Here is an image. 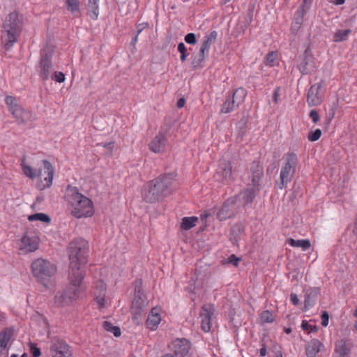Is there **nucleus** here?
<instances>
[{
    "label": "nucleus",
    "mask_w": 357,
    "mask_h": 357,
    "mask_svg": "<svg viewBox=\"0 0 357 357\" xmlns=\"http://www.w3.org/2000/svg\"><path fill=\"white\" fill-rule=\"evenodd\" d=\"M352 347V344L347 340L341 339L335 344L334 354L336 357H345L347 356Z\"/></svg>",
    "instance_id": "obj_22"
},
{
    "label": "nucleus",
    "mask_w": 357,
    "mask_h": 357,
    "mask_svg": "<svg viewBox=\"0 0 357 357\" xmlns=\"http://www.w3.org/2000/svg\"><path fill=\"white\" fill-rule=\"evenodd\" d=\"M106 285L102 280L96 283L94 290V299L99 308L102 309L108 306V301L105 299Z\"/></svg>",
    "instance_id": "obj_17"
},
{
    "label": "nucleus",
    "mask_w": 357,
    "mask_h": 357,
    "mask_svg": "<svg viewBox=\"0 0 357 357\" xmlns=\"http://www.w3.org/2000/svg\"><path fill=\"white\" fill-rule=\"evenodd\" d=\"M250 173L251 183L250 185L259 188V182L264 175L262 165L259 162H253L250 167Z\"/></svg>",
    "instance_id": "obj_21"
},
{
    "label": "nucleus",
    "mask_w": 357,
    "mask_h": 357,
    "mask_svg": "<svg viewBox=\"0 0 357 357\" xmlns=\"http://www.w3.org/2000/svg\"><path fill=\"white\" fill-rule=\"evenodd\" d=\"M162 357H174V356L172 354H166V355L162 356Z\"/></svg>",
    "instance_id": "obj_64"
},
{
    "label": "nucleus",
    "mask_w": 357,
    "mask_h": 357,
    "mask_svg": "<svg viewBox=\"0 0 357 357\" xmlns=\"http://www.w3.org/2000/svg\"><path fill=\"white\" fill-rule=\"evenodd\" d=\"M167 144V140L165 136L162 134H158L149 143V149L155 153H159L163 152Z\"/></svg>",
    "instance_id": "obj_20"
},
{
    "label": "nucleus",
    "mask_w": 357,
    "mask_h": 357,
    "mask_svg": "<svg viewBox=\"0 0 357 357\" xmlns=\"http://www.w3.org/2000/svg\"><path fill=\"white\" fill-rule=\"evenodd\" d=\"M39 238L33 232L25 233L17 242L20 254L26 255L38 250Z\"/></svg>",
    "instance_id": "obj_9"
},
{
    "label": "nucleus",
    "mask_w": 357,
    "mask_h": 357,
    "mask_svg": "<svg viewBox=\"0 0 357 357\" xmlns=\"http://www.w3.org/2000/svg\"><path fill=\"white\" fill-rule=\"evenodd\" d=\"M148 301L145 294L140 290L135 292V297L132 302V312L135 316L140 314L144 309L147 306Z\"/></svg>",
    "instance_id": "obj_18"
},
{
    "label": "nucleus",
    "mask_w": 357,
    "mask_h": 357,
    "mask_svg": "<svg viewBox=\"0 0 357 357\" xmlns=\"http://www.w3.org/2000/svg\"><path fill=\"white\" fill-rule=\"evenodd\" d=\"M259 191V188H255L251 185L241 191L237 196L234 197L237 199L238 206L241 208L252 203Z\"/></svg>",
    "instance_id": "obj_14"
},
{
    "label": "nucleus",
    "mask_w": 357,
    "mask_h": 357,
    "mask_svg": "<svg viewBox=\"0 0 357 357\" xmlns=\"http://www.w3.org/2000/svg\"><path fill=\"white\" fill-rule=\"evenodd\" d=\"M305 15V14L302 13L301 11L296 10L294 16L293 22L302 25L303 23V17Z\"/></svg>",
    "instance_id": "obj_45"
},
{
    "label": "nucleus",
    "mask_w": 357,
    "mask_h": 357,
    "mask_svg": "<svg viewBox=\"0 0 357 357\" xmlns=\"http://www.w3.org/2000/svg\"><path fill=\"white\" fill-rule=\"evenodd\" d=\"M216 181L227 185L230 183L234 178L231 163L229 160H220L214 174Z\"/></svg>",
    "instance_id": "obj_10"
},
{
    "label": "nucleus",
    "mask_w": 357,
    "mask_h": 357,
    "mask_svg": "<svg viewBox=\"0 0 357 357\" xmlns=\"http://www.w3.org/2000/svg\"><path fill=\"white\" fill-rule=\"evenodd\" d=\"M345 2V0H335L334 3L335 5H342Z\"/></svg>",
    "instance_id": "obj_60"
},
{
    "label": "nucleus",
    "mask_w": 357,
    "mask_h": 357,
    "mask_svg": "<svg viewBox=\"0 0 357 357\" xmlns=\"http://www.w3.org/2000/svg\"><path fill=\"white\" fill-rule=\"evenodd\" d=\"M43 173L40 169H33L29 165L25 162V158H23L21 162V167L23 174L31 179L36 178H42L44 175H47L43 178L42 185H39V188L43 190L50 188L52 185L54 167L50 162L46 160H43Z\"/></svg>",
    "instance_id": "obj_4"
},
{
    "label": "nucleus",
    "mask_w": 357,
    "mask_h": 357,
    "mask_svg": "<svg viewBox=\"0 0 357 357\" xmlns=\"http://www.w3.org/2000/svg\"><path fill=\"white\" fill-rule=\"evenodd\" d=\"M185 41L188 44H194L196 42V37L193 33H188L185 36Z\"/></svg>",
    "instance_id": "obj_50"
},
{
    "label": "nucleus",
    "mask_w": 357,
    "mask_h": 357,
    "mask_svg": "<svg viewBox=\"0 0 357 357\" xmlns=\"http://www.w3.org/2000/svg\"><path fill=\"white\" fill-rule=\"evenodd\" d=\"M325 84L324 81L312 84L307 93V102L309 106L319 105L324 99Z\"/></svg>",
    "instance_id": "obj_11"
},
{
    "label": "nucleus",
    "mask_w": 357,
    "mask_h": 357,
    "mask_svg": "<svg viewBox=\"0 0 357 357\" xmlns=\"http://www.w3.org/2000/svg\"><path fill=\"white\" fill-rule=\"evenodd\" d=\"M290 300L294 305H297L299 303V299H298L297 295L294 293L291 294Z\"/></svg>",
    "instance_id": "obj_56"
},
{
    "label": "nucleus",
    "mask_w": 357,
    "mask_h": 357,
    "mask_svg": "<svg viewBox=\"0 0 357 357\" xmlns=\"http://www.w3.org/2000/svg\"><path fill=\"white\" fill-rule=\"evenodd\" d=\"M22 29V17L16 11L8 14L3 22V31L7 35V40L11 45L17 42Z\"/></svg>",
    "instance_id": "obj_6"
},
{
    "label": "nucleus",
    "mask_w": 357,
    "mask_h": 357,
    "mask_svg": "<svg viewBox=\"0 0 357 357\" xmlns=\"http://www.w3.org/2000/svg\"><path fill=\"white\" fill-rule=\"evenodd\" d=\"M215 309L213 305L206 304L202 306V331H210L211 328V321L214 315Z\"/></svg>",
    "instance_id": "obj_19"
},
{
    "label": "nucleus",
    "mask_w": 357,
    "mask_h": 357,
    "mask_svg": "<svg viewBox=\"0 0 357 357\" xmlns=\"http://www.w3.org/2000/svg\"><path fill=\"white\" fill-rule=\"evenodd\" d=\"M176 174H164L146 184L142 190V197L149 203L158 202L170 194Z\"/></svg>",
    "instance_id": "obj_3"
},
{
    "label": "nucleus",
    "mask_w": 357,
    "mask_h": 357,
    "mask_svg": "<svg viewBox=\"0 0 357 357\" xmlns=\"http://www.w3.org/2000/svg\"><path fill=\"white\" fill-rule=\"evenodd\" d=\"M246 96L247 91L243 87H239L236 89L233 93L231 99L234 100V102H235L236 104L238 105V106H239L240 105L243 103L246 98Z\"/></svg>",
    "instance_id": "obj_30"
},
{
    "label": "nucleus",
    "mask_w": 357,
    "mask_h": 357,
    "mask_svg": "<svg viewBox=\"0 0 357 357\" xmlns=\"http://www.w3.org/2000/svg\"><path fill=\"white\" fill-rule=\"evenodd\" d=\"M260 319L262 323H272L275 319V316L272 312L265 310L261 314Z\"/></svg>",
    "instance_id": "obj_40"
},
{
    "label": "nucleus",
    "mask_w": 357,
    "mask_h": 357,
    "mask_svg": "<svg viewBox=\"0 0 357 357\" xmlns=\"http://www.w3.org/2000/svg\"><path fill=\"white\" fill-rule=\"evenodd\" d=\"M351 33V29L338 30L333 36V40L335 43H340L345 41L349 35Z\"/></svg>",
    "instance_id": "obj_34"
},
{
    "label": "nucleus",
    "mask_w": 357,
    "mask_h": 357,
    "mask_svg": "<svg viewBox=\"0 0 357 357\" xmlns=\"http://www.w3.org/2000/svg\"><path fill=\"white\" fill-rule=\"evenodd\" d=\"M310 117L314 123H317L319 120V115L316 110H311L309 114Z\"/></svg>",
    "instance_id": "obj_52"
},
{
    "label": "nucleus",
    "mask_w": 357,
    "mask_h": 357,
    "mask_svg": "<svg viewBox=\"0 0 357 357\" xmlns=\"http://www.w3.org/2000/svg\"><path fill=\"white\" fill-rule=\"evenodd\" d=\"M280 87L277 86L273 92V101L275 104H278L280 97Z\"/></svg>",
    "instance_id": "obj_49"
},
{
    "label": "nucleus",
    "mask_w": 357,
    "mask_h": 357,
    "mask_svg": "<svg viewBox=\"0 0 357 357\" xmlns=\"http://www.w3.org/2000/svg\"><path fill=\"white\" fill-rule=\"evenodd\" d=\"M104 147L108 149L109 151H112L114 147V143L113 142H109L107 144H104L102 145Z\"/></svg>",
    "instance_id": "obj_59"
},
{
    "label": "nucleus",
    "mask_w": 357,
    "mask_h": 357,
    "mask_svg": "<svg viewBox=\"0 0 357 357\" xmlns=\"http://www.w3.org/2000/svg\"><path fill=\"white\" fill-rule=\"evenodd\" d=\"M69 285L56 292L54 296V303L59 307H63L77 300L85 287L82 280L85 276L82 266L85 264L88 255L86 242L82 239L73 241L69 247Z\"/></svg>",
    "instance_id": "obj_1"
},
{
    "label": "nucleus",
    "mask_w": 357,
    "mask_h": 357,
    "mask_svg": "<svg viewBox=\"0 0 357 357\" xmlns=\"http://www.w3.org/2000/svg\"><path fill=\"white\" fill-rule=\"evenodd\" d=\"M161 322L160 309L158 307L152 308L151 312L149 314L146 326L151 331H155L158 327Z\"/></svg>",
    "instance_id": "obj_23"
},
{
    "label": "nucleus",
    "mask_w": 357,
    "mask_h": 357,
    "mask_svg": "<svg viewBox=\"0 0 357 357\" xmlns=\"http://www.w3.org/2000/svg\"><path fill=\"white\" fill-rule=\"evenodd\" d=\"M301 328L308 333H317L318 331V327L316 325H311L306 320L302 321Z\"/></svg>",
    "instance_id": "obj_41"
},
{
    "label": "nucleus",
    "mask_w": 357,
    "mask_h": 357,
    "mask_svg": "<svg viewBox=\"0 0 357 357\" xmlns=\"http://www.w3.org/2000/svg\"><path fill=\"white\" fill-rule=\"evenodd\" d=\"M321 136V130L320 129H316L313 132H310L308 134L307 139L310 142L317 141Z\"/></svg>",
    "instance_id": "obj_43"
},
{
    "label": "nucleus",
    "mask_w": 357,
    "mask_h": 357,
    "mask_svg": "<svg viewBox=\"0 0 357 357\" xmlns=\"http://www.w3.org/2000/svg\"><path fill=\"white\" fill-rule=\"evenodd\" d=\"M198 220V218L195 216L183 218L181 222V229L183 230L192 229L196 225Z\"/></svg>",
    "instance_id": "obj_31"
},
{
    "label": "nucleus",
    "mask_w": 357,
    "mask_h": 357,
    "mask_svg": "<svg viewBox=\"0 0 357 357\" xmlns=\"http://www.w3.org/2000/svg\"><path fill=\"white\" fill-rule=\"evenodd\" d=\"M324 347V344L319 340L312 339L305 345V354L307 357H316Z\"/></svg>",
    "instance_id": "obj_25"
},
{
    "label": "nucleus",
    "mask_w": 357,
    "mask_h": 357,
    "mask_svg": "<svg viewBox=\"0 0 357 357\" xmlns=\"http://www.w3.org/2000/svg\"><path fill=\"white\" fill-rule=\"evenodd\" d=\"M52 357H72L70 347L62 340L54 339L50 347Z\"/></svg>",
    "instance_id": "obj_13"
},
{
    "label": "nucleus",
    "mask_w": 357,
    "mask_h": 357,
    "mask_svg": "<svg viewBox=\"0 0 357 357\" xmlns=\"http://www.w3.org/2000/svg\"><path fill=\"white\" fill-rule=\"evenodd\" d=\"M228 261L230 264H232L235 266L238 265V262L240 261V258L237 257L235 255H231L228 258Z\"/></svg>",
    "instance_id": "obj_53"
},
{
    "label": "nucleus",
    "mask_w": 357,
    "mask_h": 357,
    "mask_svg": "<svg viewBox=\"0 0 357 357\" xmlns=\"http://www.w3.org/2000/svg\"><path fill=\"white\" fill-rule=\"evenodd\" d=\"M185 104V100L184 98H181L178 100L176 102V106L178 108H182L184 107Z\"/></svg>",
    "instance_id": "obj_58"
},
{
    "label": "nucleus",
    "mask_w": 357,
    "mask_h": 357,
    "mask_svg": "<svg viewBox=\"0 0 357 357\" xmlns=\"http://www.w3.org/2000/svg\"><path fill=\"white\" fill-rule=\"evenodd\" d=\"M170 347L176 357H184L189 353L191 344L185 338H178L172 342Z\"/></svg>",
    "instance_id": "obj_15"
},
{
    "label": "nucleus",
    "mask_w": 357,
    "mask_h": 357,
    "mask_svg": "<svg viewBox=\"0 0 357 357\" xmlns=\"http://www.w3.org/2000/svg\"><path fill=\"white\" fill-rule=\"evenodd\" d=\"M287 242L292 247L301 248L303 251L307 250L311 247L310 241L308 239L295 240L291 238Z\"/></svg>",
    "instance_id": "obj_28"
},
{
    "label": "nucleus",
    "mask_w": 357,
    "mask_h": 357,
    "mask_svg": "<svg viewBox=\"0 0 357 357\" xmlns=\"http://www.w3.org/2000/svg\"><path fill=\"white\" fill-rule=\"evenodd\" d=\"M311 5L312 4L308 3L307 1L303 0L302 4L298 8L297 11H301L302 13L306 14L307 12L310 10Z\"/></svg>",
    "instance_id": "obj_47"
},
{
    "label": "nucleus",
    "mask_w": 357,
    "mask_h": 357,
    "mask_svg": "<svg viewBox=\"0 0 357 357\" xmlns=\"http://www.w3.org/2000/svg\"><path fill=\"white\" fill-rule=\"evenodd\" d=\"M31 268L33 275L45 287L47 286L49 280L56 273V266L43 258L33 261Z\"/></svg>",
    "instance_id": "obj_5"
},
{
    "label": "nucleus",
    "mask_w": 357,
    "mask_h": 357,
    "mask_svg": "<svg viewBox=\"0 0 357 357\" xmlns=\"http://www.w3.org/2000/svg\"><path fill=\"white\" fill-rule=\"evenodd\" d=\"M28 220L30 221H40L43 222H50L51 220L50 218L47 215L43 213L30 215L28 217Z\"/></svg>",
    "instance_id": "obj_37"
},
{
    "label": "nucleus",
    "mask_w": 357,
    "mask_h": 357,
    "mask_svg": "<svg viewBox=\"0 0 357 357\" xmlns=\"http://www.w3.org/2000/svg\"><path fill=\"white\" fill-rule=\"evenodd\" d=\"M30 351L33 357H39L41 354L40 349L35 344L30 343Z\"/></svg>",
    "instance_id": "obj_46"
},
{
    "label": "nucleus",
    "mask_w": 357,
    "mask_h": 357,
    "mask_svg": "<svg viewBox=\"0 0 357 357\" xmlns=\"http://www.w3.org/2000/svg\"><path fill=\"white\" fill-rule=\"evenodd\" d=\"M237 107H238V105L234 102L231 98H228L222 104L221 112L222 113H229L233 111Z\"/></svg>",
    "instance_id": "obj_35"
},
{
    "label": "nucleus",
    "mask_w": 357,
    "mask_h": 357,
    "mask_svg": "<svg viewBox=\"0 0 357 357\" xmlns=\"http://www.w3.org/2000/svg\"><path fill=\"white\" fill-rule=\"evenodd\" d=\"M354 328L355 331H356V332H357V321H356V322L354 323Z\"/></svg>",
    "instance_id": "obj_63"
},
{
    "label": "nucleus",
    "mask_w": 357,
    "mask_h": 357,
    "mask_svg": "<svg viewBox=\"0 0 357 357\" xmlns=\"http://www.w3.org/2000/svg\"><path fill=\"white\" fill-rule=\"evenodd\" d=\"M13 335L10 329H6L0 333V348L6 349Z\"/></svg>",
    "instance_id": "obj_33"
},
{
    "label": "nucleus",
    "mask_w": 357,
    "mask_h": 357,
    "mask_svg": "<svg viewBox=\"0 0 357 357\" xmlns=\"http://www.w3.org/2000/svg\"><path fill=\"white\" fill-rule=\"evenodd\" d=\"M5 101L11 113L20 106L18 105L16 98L11 96H6Z\"/></svg>",
    "instance_id": "obj_39"
},
{
    "label": "nucleus",
    "mask_w": 357,
    "mask_h": 357,
    "mask_svg": "<svg viewBox=\"0 0 357 357\" xmlns=\"http://www.w3.org/2000/svg\"><path fill=\"white\" fill-rule=\"evenodd\" d=\"M259 354L261 357H264L266 355V346L264 342L261 344V348L260 349Z\"/></svg>",
    "instance_id": "obj_57"
},
{
    "label": "nucleus",
    "mask_w": 357,
    "mask_h": 357,
    "mask_svg": "<svg viewBox=\"0 0 357 357\" xmlns=\"http://www.w3.org/2000/svg\"><path fill=\"white\" fill-rule=\"evenodd\" d=\"M52 79L59 83H61L65 81V75L61 72H56Z\"/></svg>",
    "instance_id": "obj_48"
},
{
    "label": "nucleus",
    "mask_w": 357,
    "mask_h": 357,
    "mask_svg": "<svg viewBox=\"0 0 357 357\" xmlns=\"http://www.w3.org/2000/svg\"><path fill=\"white\" fill-rule=\"evenodd\" d=\"M321 325L326 327L328 325L329 315L327 312L324 311L321 314Z\"/></svg>",
    "instance_id": "obj_51"
},
{
    "label": "nucleus",
    "mask_w": 357,
    "mask_h": 357,
    "mask_svg": "<svg viewBox=\"0 0 357 357\" xmlns=\"http://www.w3.org/2000/svg\"><path fill=\"white\" fill-rule=\"evenodd\" d=\"M278 59V54L276 52H272L267 55L266 59V64L270 66H273L275 64V61Z\"/></svg>",
    "instance_id": "obj_44"
},
{
    "label": "nucleus",
    "mask_w": 357,
    "mask_h": 357,
    "mask_svg": "<svg viewBox=\"0 0 357 357\" xmlns=\"http://www.w3.org/2000/svg\"><path fill=\"white\" fill-rule=\"evenodd\" d=\"M284 331H285L286 333L289 334V333H290L291 332V329L289 328H287L284 329Z\"/></svg>",
    "instance_id": "obj_62"
},
{
    "label": "nucleus",
    "mask_w": 357,
    "mask_h": 357,
    "mask_svg": "<svg viewBox=\"0 0 357 357\" xmlns=\"http://www.w3.org/2000/svg\"><path fill=\"white\" fill-rule=\"evenodd\" d=\"M65 199L71 215L75 218H89L93 215V202L82 194L77 188L68 185L66 189Z\"/></svg>",
    "instance_id": "obj_2"
},
{
    "label": "nucleus",
    "mask_w": 357,
    "mask_h": 357,
    "mask_svg": "<svg viewBox=\"0 0 357 357\" xmlns=\"http://www.w3.org/2000/svg\"><path fill=\"white\" fill-rule=\"evenodd\" d=\"M319 293L320 289L317 287L311 288L306 291L304 301V306L306 310L314 305L316 298Z\"/></svg>",
    "instance_id": "obj_27"
},
{
    "label": "nucleus",
    "mask_w": 357,
    "mask_h": 357,
    "mask_svg": "<svg viewBox=\"0 0 357 357\" xmlns=\"http://www.w3.org/2000/svg\"><path fill=\"white\" fill-rule=\"evenodd\" d=\"M11 114L16 120L21 123L31 121L34 119L32 113L28 110H25L21 106L14 110Z\"/></svg>",
    "instance_id": "obj_26"
},
{
    "label": "nucleus",
    "mask_w": 357,
    "mask_h": 357,
    "mask_svg": "<svg viewBox=\"0 0 357 357\" xmlns=\"http://www.w3.org/2000/svg\"><path fill=\"white\" fill-rule=\"evenodd\" d=\"M67 10L75 16H79V0H64Z\"/></svg>",
    "instance_id": "obj_32"
},
{
    "label": "nucleus",
    "mask_w": 357,
    "mask_h": 357,
    "mask_svg": "<svg viewBox=\"0 0 357 357\" xmlns=\"http://www.w3.org/2000/svg\"><path fill=\"white\" fill-rule=\"evenodd\" d=\"M315 68L316 65L312 60V57L309 54V49H307L305 52V59L298 66L299 70L302 74L307 75L310 73Z\"/></svg>",
    "instance_id": "obj_24"
},
{
    "label": "nucleus",
    "mask_w": 357,
    "mask_h": 357,
    "mask_svg": "<svg viewBox=\"0 0 357 357\" xmlns=\"http://www.w3.org/2000/svg\"><path fill=\"white\" fill-rule=\"evenodd\" d=\"M178 50L181 53V60L185 61L187 56L185 52L186 48L185 46H178Z\"/></svg>",
    "instance_id": "obj_54"
},
{
    "label": "nucleus",
    "mask_w": 357,
    "mask_h": 357,
    "mask_svg": "<svg viewBox=\"0 0 357 357\" xmlns=\"http://www.w3.org/2000/svg\"><path fill=\"white\" fill-rule=\"evenodd\" d=\"M240 207L237 204V199L230 197L227 199L217 213L220 220H225L234 216Z\"/></svg>",
    "instance_id": "obj_12"
},
{
    "label": "nucleus",
    "mask_w": 357,
    "mask_h": 357,
    "mask_svg": "<svg viewBox=\"0 0 357 357\" xmlns=\"http://www.w3.org/2000/svg\"><path fill=\"white\" fill-rule=\"evenodd\" d=\"M218 36V33L215 31H212L208 35L205 36L206 39L202 45H211L215 43Z\"/></svg>",
    "instance_id": "obj_42"
},
{
    "label": "nucleus",
    "mask_w": 357,
    "mask_h": 357,
    "mask_svg": "<svg viewBox=\"0 0 357 357\" xmlns=\"http://www.w3.org/2000/svg\"><path fill=\"white\" fill-rule=\"evenodd\" d=\"M301 26L302 25L300 24L294 23L292 22L291 26V31L293 33L296 34L298 32V31L301 29Z\"/></svg>",
    "instance_id": "obj_55"
},
{
    "label": "nucleus",
    "mask_w": 357,
    "mask_h": 357,
    "mask_svg": "<svg viewBox=\"0 0 357 357\" xmlns=\"http://www.w3.org/2000/svg\"><path fill=\"white\" fill-rule=\"evenodd\" d=\"M275 357H283L282 352L280 351H277L275 353Z\"/></svg>",
    "instance_id": "obj_61"
},
{
    "label": "nucleus",
    "mask_w": 357,
    "mask_h": 357,
    "mask_svg": "<svg viewBox=\"0 0 357 357\" xmlns=\"http://www.w3.org/2000/svg\"><path fill=\"white\" fill-rule=\"evenodd\" d=\"M102 327L105 331L112 333L115 337H119L121 335L120 328L117 326H113L109 321H103Z\"/></svg>",
    "instance_id": "obj_38"
},
{
    "label": "nucleus",
    "mask_w": 357,
    "mask_h": 357,
    "mask_svg": "<svg viewBox=\"0 0 357 357\" xmlns=\"http://www.w3.org/2000/svg\"><path fill=\"white\" fill-rule=\"evenodd\" d=\"M54 50L52 46H45L40 52V58L38 63L36 66V70L38 75L43 80H47L52 70V56Z\"/></svg>",
    "instance_id": "obj_8"
},
{
    "label": "nucleus",
    "mask_w": 357,
    "mask_h": 357,
    "mask_svg": "<svg viewBox=\"0 0 357 357\" xmlns=\"http://www.w3.org/2000/svg\"><path fill=\"white\" fill-rule=\"evenodd\" d=\"M284 162L282 165L280 174V183H278V188L283 189L287 186V184L294 177L298 164V157L294 152H287L284 156Z\"/></svg>",
    "instance_id": "obj_7"
},
{
    "label": "nucleus",
    "mask_w": 357,
    "mask_h": 357,
    "mask_svg": "<svg viewBox=\"0 0 357 357\" xmlns=\"http://www.w3.org/2000/svg\"><path fill=\"white\" fill-rule=\"evenodd\" d=\"M99 1L100 0H89L88 13L92 20H97L99 15Z\"/></svg>",
    "instance_id": "obj_29"
},
{
    "label": "nucleus",
    "mask_w": 357,
    "mask_h": 357,
    "mask_svg": "<svg viewBox=\"0 0 357 357\" xmlns=\"http://www.w3.org/2000/svg\"><path fill=\"white\" fill-rule=\"evenodd\" d=\"M252 21V12L249 11L245 15H243L239 20L241 28L243 30L246 29Z\"/></svg>",
    "instance_id": "obj_36"
},
{
    "label": "nucleus",
    "mask_w": 357,
    "mask_h": 357,
    "mask_svg": "<svg viewBox=\"0 0 357 357\" xmlns=\"http://www.w3.org/2000/svg\"><path fill=\"white\" fill-rule=\"evenodd\" d=\"M153 33L152 29L147 23L139 24L136 27V34L132 38V43H136L138 41L142 43H148L151 34Z\"/></svg>",
    "instance_id": "obj_16"
}]
</instances>
